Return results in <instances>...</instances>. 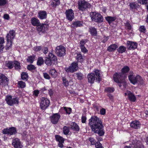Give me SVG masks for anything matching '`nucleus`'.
Listing matches in <instances>:
<instances>
[{"label":"nucleus","mask_w":148,"mask_h":148,"mask_svg":"<svg viewBox=\"0 0 148 148\" xmlns=\"http://www.w3.org/2000/svg\"><path fill=\"white\" fill-rule=\"evenodd\" d=\"M87 42V40H81L80 42L79 43L80 47L84 46V45L86 43V42Z\"/></svg>","instance_id":"nucleus-49"},{"label":"nucleus","mask_w":148,"mask_h":148,"mask_svg":"<svg viewBox=\"0 0 148 148\" xmlns=\"http://www.w3.org/2000/svg\"><path fill=\"white\" fill-rule=\"evenodd\" d=\"M37 31L39 33H44L47 31L48 28V26L47 24H42L39 25L36 27Z\"/></svg>","instance_id":"nucleus-15"},{"label":"nucleus","mask_w":148,"mask_h":148,"mask_svg":"<svg viewBox=\"0 0 148 148\" xmlns=\"http://www.w3.org/2000/svg\"><path fill=\"white\" fill-rule=\"evenodd\" d=\"M89 140L91 144L92 145H95L96 143L95 140L92 138H89Z\"/></svg>","instance_id":"nucleus-56"},{"label":"nucleus","mask_w":148,"mask_h":148,"mask_svg":"<svg viewBox=\"0 0 148 148\" xmlns=\"http://www.w3.org/2000/svg\"><path fill=\"white\" fill-rule=\"evenodd\" d=\"M62 80L64 85L66 86H68L69 85V83L66 79L65 77H63L62 78Z\"/></svg>","instance_id":"nucleus-50"},{"label":"nucleus","mask_w":148,"mask_h":148,"mask_svg":"<svg viewBox=\"0 0 148 148\" xmlns=\"http://www.w3.org/2000/svg\"><path fill=\"white\" fill-rule=\"evenodd\" d=\"M12 145L15 148H22L23 145L20 140L17 138L13 139L12 141Z\"/></svg>","instance_id":"nucleus-16"},{"label":"nucleus","mask_w":148,"mask_h":148,"mask_svg":"<svg viewBox=\"0 0 148 148\" xmlns=\"http://www.w3.org/2000/svg\"><path fill=\"white\" fill-rule=\"evenodd\" d=\"M27 68L29 71H32L36 69V68L32 64L28 65L27 66Z\"/></svg>","instance_id":"nucleus-44"},{"label":"nucleus","mask_w":148,"mask_h":148,"mask_svg":"<svg viewBox=\"0 0 148 148\" xmlns=\"http://www.w3.org/2000/svg\"><path fill=\"white\" fill-rule=\"evenodd\" d=\"M7 0H0V6H3L5 5L7 3Z\"/></svg>","instance_id":"nucleus-57"},{"label":"nucleus","mask_w":148,"mask_h":148,"mask_svg":"<svg viewBox=\"0 0 148 148\" xmlns=\"http://www.w3.org/2000/svg\"><path fill=\"white\" fill-rule=\"evenodd\" d=\"M15 35V32L14 30H10L6 36L7 43L6 49L8 50L12 47V41Z\"/></svg>","instance_id":"nucleus-4"},{"label":"nucleus","mask_w":148,"mask_h":148,"mask_svg":"<svg viewBox=\"0 0 148 148\" xmlns=\"http://www.w3.org/2000/svg\"><path fill=\"white\" fill-rule=\"evenodd\" d=\"M64 143V142H59V143L58 144V147L60 148H62L63 147V143Z\"/></svg>","instance_id":"nucleus-62"},{"label":"nucleus","mask_w":148,"mask_h":148,"mask_svg":"<svg viewBox=\"0 0 148 148\" xmlns=\"http://www.w3.org/2000/svg\"><path fill=\"white\" fill-rule=\"evenodd\" d=\"M125 96H127L129 100L131 102H135L136 100V98L135 95L131 92L129 91H127L125 93Z\"/></svg>","instance_id":"nucleus-20"},{"label":"nucleus","mask_w":148,"mask_h":148,"mask_svg":"<svg viewBox=\"0 0 148 148\" xmlns=\"http://www.w3.org/2000/svg\"><path fill=\"white\" fill-rule=\"evenodd\" d=\"M9 81L8 79L3 74L0 76V84L2 86H5Z\"/></svg>","instance_id":"nucleus-21"},{"label":"nucleus","mask_w":148,"mask_h":148,"mask_svg":"<svg viewBox=\"0 0 148 148\" xmlns=\"http://www.w3.org/2000/svg\"><path fill=\"white\" fill-rule=\"evenodd\" d=\"M63 108L67 114H70L71 112V109L70 108H67L66 107H64Z\"/></svg>","instance_id":"nucleus-46"},{"label":"nucleus","mask_w":148,"mask_h":148,"mask_svg":"<svg viewBox=\"0 0 148 148\" xmlns=\"http://www.w3.org/2000/svg\"><path fill=\"white\" fill-rule=\"evenodd\" d=\"M66 18L70 21H72L74 18V14L73 10L70 9L66 10L65 12Z\"/></svg>","instance_id":"nucleus-18"},{"label":"nucleus","mask_w":148,"mask_h":148,"mask_svg":"<svg viewBox=\"0 0 148 148\" xmlns=\"http://www.w3.org/2000/svg\"><path fill=\"white\" fill-rule=\"evenodd\" d=\"M38 17L40 19H43L47 18V14L46 11H40L38 13Z\"/></svg>","instance_id":"nucleus-24"},{"label":"nucleus","mask_w":148,"mask_h":148,"mask_svg":"<svg viewBox=\"0 0 148 148\" xmlns=\"http://www.w3.org/2000/svg\"><path fill=\"white\" fill-rule=\"evenodd\" d=\"M55 51L58 56H63L65 54V48L62 45L58 46L56 48Z\"/></svg>","instance_id":"nucleus-13"},{"label":"nucleus","mask_w":148,"mask_h":148,"mask_svg":"<svg viewBox=\"0 0 148 148\" xmlns=\"http://www.w3.org/2000/svg\"><path fill=\"white\" fill-rule=\"evenodd\" d=\"M43 76L45 78L47 79H50V77L47 73H43Z\"/></svg>","instance_id":"nucleus-54"},{"label":"nucleus","mask_w":148,"mask_h":148,"mask_svg":"<svg viewBox=\"0 0 148 148\" xmlns=\"http://www.w3.org/2000/svg\"><path fill=\"white\" fill-rule=\"evenodd\" d=\"M100 112L101 115H103L106 113V110L104 108H102L100 110Z\"/></svg>","instance_id":"nucleus-60"},{"label":"nucleus","mask_w":148,"mask_h":148,"mask_svg":"<svg viewBox=\"0 0 148 148\" xmlns=\"http://www.w3.org/2000/svg\"><path fill=\"white\" fill-rule=\"evenodd\" d=\"M105 90L109 92H112L114 91V89L113 88L108 87L106 88Z\"/></svg>","instance_id":"nucleus-52"},{"label":"nucleus","mask_w":148,"mask_h":148,"mask_svg":"<svg viewBox=\"0 0 148 148\" xmlns=\"http://www.w3.org/2000/svg\"><path fill=\"white\" fill-rule=\"evenodd\" d=\"M143 145L142 143L139 140H133L132 144H130L129 146H126L124 148H143Z\"/></svg>","instance_id":"nucleus-11"},{"label":"nucleus","mask_w":148,"mask_h":148,"mask_svg":"<svg viewBox=\"0 0 148 148\" xmlns=\"http://www.w3.org/2000/svg\"><path fill=\"white\" fill-rule=\"evenodd\" d=\"M63 131L64 134L66 135L69 133V128L66 126L63 127Z\"/></svg>","instance_id":"nucleus-43"},{"label":"nucleus","mask_w":148,"mask_h":148,"mask_svg":"<svg viewBox=\"0 0 148 148\" xmlns=\"http://www.w3.org/2000/svg\"><path fill=\"white\" fill-rule=\"evenodd\" d=\"M44 62V60L42 57H40L38 58L37 64L38 66H41Z\"/></svg>","instance_id":"nucleus-41"},{"label":"nucleus","mask_w":148,"mask_h":148,"mask_svg":"<svg viewBox=\"0 0 148 148\" xmlns=\"http://www.w3.org/2000/svg\"><path fill=\"white\" fill-rule=\"evenodd\" d=\"M16 132V128L14 127L5 129L2 130V133L4 134L12 135L15 134Z\"/></svg>","instance_id":"nucleus-14"},{"label":"nucleus","mask_w":148,"mask_h":148,"mask_svg":"<svg viewBox=\"0 0 148 148\" xmlns=\"http://www.w3.org/2000/svg\"><path fill=\"white\" fill-rule=\"evenodd\" d=\"M138 2L142 4H147L148 3V0H138Z\"/></svg>","instance_id":"nucleus-48"},{"label":"nucleus","mask_w":148,"mask_h":148,"mask_svg":"<svg viewBox=\"0 0 148 148\" xmlns=\"http://www.w3.org/2000/svg\"><path fill=\"white\" fill-rule=\"evenodd\" d=\"M18 84L21 88H24L25 86V82L22 81H20L18 82Z\"/></svg>","instance_id":"nucleus-45"},{"label":"nucleus","mask_w":148,"mask_h":148,"mask_svg":"<svg viewBox=\"0 0 148 148\" xmlns=\"http://www.w3.org/2000/svg\"><path fill=\"white\" fill-rule=\"evenodd\" d=\"M57 61L56 57L52 53H49L48 57L46 58L45 63L47 65L51 66V65L54 64Z\"/></svg>","instance_id":"nucleus-7"},{"label":"nucleus","mask_w":148,"mask_h":148,"mask_svg":"<svg viewBox=\"0 0 148 148\" xmlns=\"http://www.w3.org/2000/svg\"><path fill=\"white\" fill-rule=\"evenodd\" d=\"M140 125V122L137 121H133L130 123V126L132 127L135 129L139 128Z\"/></svg>","instance_id":"nucleus-22"},{"label":"nucleus","mask_w":148,"mask_h":148,"mask_svg":"<svg viewBox=\"0 0 148 148\" xmlns=\"http://www.w3.org/2000/svg\"><path fill=\"white\" fill-rule=\"evenodd\" d=\"M31 21L32 25L34 26H36L37 27L40 24V23L39 20L36 18L32 17Z\"/></svg>","instance_id":"nucleus-23"},{"label":"nucleus","mask_w":148,"mask_h":148,"mask_svg":"<svg viewBox=\"0 0 148 148\" xmlns=\"http://www.w3.org/2000/svg\"><path fill=\"white\" fill-rule=\"evenodd\" d=\"M137 45L136 42L128 41L127 42V48L129 50H134L137 48Z\"/></svg>","instance_id":"nucleus-19"},{"label":"nucleus","mask_w":148,"mask_h":148,"mask_svg":"<svg viewBox=\"0 0 148 148\" xmlns=\"http://www.w3.org/2000/svg\"><path fill=\"white\" fill-rule=\"evenodd\" d=\"M106 20L110 24L113 21H114L116 19V16H108L105 17Z\"/></svg>","instance_id":"nucleus-25"},{"label":"nucleus","mask_w":148,"mask_h":148,"mask_svg":"<svg viewBox=\"0 0 148 148\" xmlns=\"http://www.w3.org/2000/svg\"><path fill=\"white\" fill-rule=\"evenodd\" d=\"M128 79L130 82L134 85H144V81L142 77L139 75H129Z\"/></svg>","instance_id":"nucleus-3"},{"label":"nucleus","mask_w":148,"mask_h":148,"mask_svg":"<svg viewBox=\"0 0 148 148\" xmlns=\"http://www.w3.org/2000/svg\"><path fill=\"white\" fill-rule=\"evenodd\" d=\"M42 48L41 46H36L34 48V51H40Z\"/></svg>","instance_id":"nucleus-55"},{"label":"nucleus","mask_w":148,"mask_h":148,"mask_svg":"<svg viewBox=\"0 0 148 148\" xmlns=\"http://www.w3.org/2000/svg\"><path fill=\"white\" fill-rule=\"evenodd\" d=\"M76 74L78 79H83V75L81 73H77Z\"/></svg>","instance_id":"nucleus-51"},{"label":"nucleus","mask_w":148,"mask_h":148,"mask_svg":"<svg viewBox=\"0 0 148 148\" xmlns=\"http://www.w3.org/2000/svg\"><path fill=\"white\" fill-rule=\"evenodd\" d=\"M125 29H127L128 31H129L132 30V26L130 25L129 21H126V22L125 23Z\"/></svg>","instance_id":"nucleus-36"},{"label":"nucleus","mask_w":148,"mask_h":148,"mask_svg":"<svg viewBox=\"0 0 148 148\" xmlns=\"http://www.w3.org/2000/svg\"><path fill=\"white\" fill-rule=\"evenodd\" d=\"M49 73L53 78L56 77L58 75L57 72L55 69H50L49 71Z\"/></svg>","instance_id":"nucleus-30"},{"label":"nucleus","mask_w":148,"mask_h":148,"mask_svg":"<svg viewBox=\"0 0 148 148\" xmlns=\"http://www.w3.org/2000/svg\"><path fill=\"white\" fill-rule=\"evenodd\" d=\"M95 145L96 148H103L101 144L99 142H97Z\"/></svg>","instance_id":"nucleus-53"},{"label":"nucleus","mask_w":148,"mask_h":148,"mask_svg":"<svg viewBox=\"0 0 148 148\" xmlns=\"http://www.w3.org/2000/svg\"><path fill=\"white\" fill-rule=\"evenodd\" d=\"M89 124L92 131L98 134L100 136H102L104 134L103 129V126L101 120L96 116H92L89 119Z\"/></svg>","instance_id":"nucleus-1"},{"label":"nucleus","mask_w":148,"mask_h":148,"mask_svg":"<svg viewBox=\"0 0 148 148\" xmlns=\"http://www.w3.org/2000/svg\"><path fill=\"white\" fill-rule=\"evenodd\" d=\"M129 6L130 9L132 10H135L139 7V5L136 2L131 3L130 4Z\"/></svg>","instance_id":"nucleus-26"},{"label":"nucleus","mask_w":148,"mask_h":148,"mask_svg":"<svg viewBox=\"0 0 148 148\" xmlns=\"http://www.w3.org/2000/svg\"><path fill=\"white\" fill-rule=\"evenodd\" d=\"M77 60L78 62L82 63L84 60L82 55L80 53H77L76 57Z\"/></svg>","instance_id":"nucleus-35"},{"label":"nucleus","mask_w":148,"mask_h":148,"mask_svg":"<svg viewBox=\"0 0 148 148\" xmlns=\"http://www.w3.org/2000/svg\"><path fill=\"white\" fill-rule=\"evenodd\" d=\"M109 38L108 37H105L104 38V39L103 40V42L104 43H105L109 39Z\"/></svg>","instance_id":"nucleus-64"},{"label":"nucleus","mask_w":148,"mask_h":148,"mask_svg":"<svg viewBox=\"0 0 148 148\" xmlns=\"http://www.w3.org/2000/svg\"><path fill=\"white\" fill-rule=\"evenodd\" d=\"M71 128L74 131L76 132L78 131L79 130V128L78 125L74 122H73L72 123Z\"/></svg>","instance_id":"nucleus-27"},{"label":"nucleus","mask_w":148,"mask_h":148,"mask_svg":"<svg viewBox=\"0 0 148 148\" xmlns=\"http://www.w3.org/2000/svg\"><path fill=\"white\" fill-rule=\"evenodd\" d=\"M82 26V23L80 21H76L74 22L72 24L73 27H80Z\"/></svg>","instance_id":"nucleus-33"},{"label":"nucleus","mask_w":148,"mask_h":148,"mask_svg":"<svg viewBox=\"0 0 148 148\" xmlns=\"http://www.w3.org/2000/svg\"><path fill=\"white\" fill-rule=\"evenodd\" d=\"M5 100L7 103L10 106L19 103V99L17 97L12 98V97L10 95L6 97Z\"/></svg>","instance_id":"nucleus-12"},{"label":"nucleus","mask_w":148,"mask_h":148,"mask_svg":"<svg viewBox=\"0 0 148 148\" xmlns=\"http://www.w3.org/2000/svg\"><path fill=\"white\" fill-rule=\"evenodd\" d=\"M27 74L25 72H23L21 74V79L23 80L27 81L28 79Z\"/></svg>","instance_id":"nucleus-40"},{"label":"nucleus","mask_w":148,"mask_h":148,"mask_svg":"<svg viewBox=\"0 0 148 148\" xmlns=\"http://www.w3.org/2000/svg\"><path fill=\"white\" fill-rule=\"evenodd\" d=\"M14 61H6L5 62V66L8 68L11 69L14 67Z\"/></svg>","instance_id":"nucleus-31"},{"label":"nucleus","mask_w":148,"mask_h":148,"mask_svg":"<svg viewBox=\"0 0 148 148\" xmlns=\"http://www.w3.org/2000/svg\"><path fill=\"white\" fill-rule=\"evenodd\" d=\"M118 47L115 44H112L108 48V50L110 52L114 51Z\"/></svg>","instance_id":"nucleus-32"},{"label":"nucleus","mask_w":148,"mask_h":148,"mask_svg":"<svg viewBox=\"0 0 148 148\" xmlns=\"http://www.w3.org/2000/svg\"><path fill=\"white\" fill-rule=\"evenodd\" d=\"M55 138L56 140L59 142H64V140L62 137L58 135H56Z\"/></svg>","instance_id":"nucleus-42"},{"label":"nucleus","mask_w":148,"mask_h":148,"mask_svg":"<svg viewBox=\"0 0 148 148\" xmlns=\"http://www.w3.org/2000/svg\"><path fill=\"white\" fill-rule=\"evenodd\" d=\"M49 94L50 96H52L53 94V91L51 89H50L48 90Z\"/></svg>","instance_id":"nucleus-63"},{"label":"nucleus","mask_w":148,"mask_h":148,"mask_svg":"<svg viewBox=\"0 0 148 148\" xmlns=\"http://www.w3.org/2000/svg\"><path fill=\"white\" fill-rule=\"evenodd\" d=\"M80 48L82 51L84 53H86L88 51L87 50L84 46L80 47Z\"/></svg>","instance_id":"nucleus-58"},{"label":"nucleus","mask_w":148,"mask_h":148,"mask_svg":"<svg viewBox=\"0 0 148 148\" xmlns=\"http://www.w3.org/2000/svg\"><path fill=\"white\" fill-rule=\"evenodd\" d=\"M139 31L142 33H145L146 32V29L144 26H141L139 28Z\"/></svg>","instance_id":"nucleus-47"},{"label":"nucleus","mask_w":148,"mask_h":148,"mask_svg":"<svg viewBox=\"0 0 148 148\" xmlns=\"http://www.w3.org/2000/svg\"><path fill=\"white\" fill-rule=\"evenodd\" d=\"M90 32L92 35L96 36L97 34L96 29L94 27H91L90 28Z\"/></svg>","instance_id":"nucleus-37"},{"label":"nucleus","mask_w":148,"mask_h":148,"mask_svg":"<svg viewBox=\"0 0 148 148\" xmlns=\"http://www.w3.org/2000/svg\"><path fill=\"white\" fill-rule=\"evenodd\" d=\"M78 68L77 62H74L69 67L65 68L64 69L67 73H72L77 70Z\"/></svg>","instance_id":"nucleus-10"},{"label":"nucleus","mask_w":148,"mask_h":148,"mask_svg":"<svg viewBox=\"0 0 148 148\" xmlns=\"http://www.w3.org/2000/svg\"><path fill=\"white\" fill-rule=\"evenodd\" d=\"M43 52L45 54H46L48 52V48L47 47H44L42 49Z\"/></svg>","instance_id":"nucleus-61"},{"label":"nucleus","mask_w":148,"mask_h":148,"mask_svg":"<svg viewBox=\"0 0 148 148\" xmlns=\"http://www.w3.org/2000/svg\"><path fill=\"white\" fill-rule=\"evenodd\" d=\"M126 50V48L124 46H120L117 49V51L121 53H123L125 52Z\"/></svg>","instance_id":"nucleus-39"},{"label":"nucleus","mask_w":148,"mask_h":148,"mask_svg":"<svg viewBox=\"0 0 148 148\" xmlns=\"http://www.w3.org/2000/svg\"><path fill=\"white\" fill-rule=\"evenodd\" d=\"M40 107L42 110L46 109L49 106L50 101L47 98L42 97L40 99Z\"/></svg>","instance_id":"nucleus-9"},{"label":"nucleus","mask_w":148,"mask_h":148,"mask_svg":"<svg viewBox=\"0 0 148 148\" xmlns=\"http://www.w3.org/2000/svg\"><path fill=\"white\" fill-rule=\"evenodd\" d=\"M78 9L81 11H84L86 9L90 8V4L84 0H81L78 1Z\"/></svg>","instance_id":"nucleus-8"},{"label":"nucleus","mask_w":148,"mask_h":148,"mask_svg":"<svg viewBox=\"0 0 148 148\" xmlns=\"http://www.w3.org/2000/svg\"><path fill=\"white\" fill-rule=\"evenodd\" d=\"M114 81L119 84H123L125 85L126 83L125 81V76L123 75V74L119 72L116 73L113 76Z\"/></svg>","instance_id":"nucleus-5"},{"label":"nucleus","mask_w":148,"mask_h":148,"mask_svg":"<svg viewBox=\"0 0 148 148\" xmlns=\"http://www.w3.org/2000/svg\"><path fill=\"white\" fill-rule=\"evenodd\" d=\"M5 42L4 39L3 37H0V52H2L4 48L3 44Z\"/></svg>","instance_id":"nucleus-29"},{"label":"nucleus","mask_w":148,"mask_h":148,"mask_svg":"<svg viewBox=\"0 0 148 148\" xmlns=\"http://www.w3.org/2000/svg\"><path fill=\"white\" fill-rule=\"evenodd\" d=\"M94 72L95 74L91 73L88 74L87 75L88 81L91 84L93 83L95 80L99 82L101 80L99 71L96 69L95 71Z\"/></svg>","instance_id":"nucleus-2"},{"label":"nucleus","mask_w":148,"mask_h":148,"mask_svg":"<svg viewBox=\"0 0 148 148\" xmlns=\"http://www.w3.org/2000/svg\"><path fill=\"white\" fill-rule=\"evenodd\" d=\"M130 69L128 66H124L121 69V73L123 74V75H125L124 74L127 73L130 71Z\"/></svg>","instance_id":"nucleus-34"},{"label":"nucleus","mask_w":148,"mask_h":148,"mask_svg":"<svg viewBox=\"0 0 148 148\" xmlns=\"http://www.w3.org/2000/svg\"><path fill=\"white\" fill-rule=\"evenodd\" d=\"M60 116L58 113L53 114L50 117L51 122L53 124H56L60 118Z\"/></svg>","instance_id":"nucleus-17"},{"label":"nucleus","mask_w":148,"mask_h":148,"mask_svg":"<svg viewBox=\"0 0 148 148\" xmlns=\"http://www.w3.org/2000/svg\"><path fill=\"white\" fill-rule=\"evenodd\" d=\"M35 58V56H29L27 59V61L30 63L32 64L34 61Z\"/></svg>","instance_id":"nucleus-38"},{"label":"nucleus","mask_w":148,"mask_h":148,"mask_svg":"<svg viewBox=\"0 0 148 148\" xmlns=\"http://www.w3.org/2000/svg\"><path fill=\"white\" fill-rule=\"evenodd\" d=\"M90 16L92 21L100 23L102 22L103 18L101 15L99 13L95 12H91L90 13Z\"/></svg>","instance_id":"nucleus-6"},{"label":"nucleus","mask_w":148,"mask_h":148,"mask_svg":"<svg viewBox=\"0 0 148 148\" xmlns=\"http://www.w3.org/2000/svg\"><path fill=\"white\" fill-rule=\"evenodd\" d=\"M39 93V90H35L33 91V95L36 96V97H37Z\"/></svg>","instance_id":"nucleus-59"},{"label":"nucleus","mask_w":148,"mask_h":148,"mask_svg":"<svg viewBox=\"0 0 148 148\" xmlns=\"http://www.w3.org/2000/svg\"><path fill=\"white\" fill-rule=\"evenodd\" d=\"M14 66L15 69L16 70H19L21 68L20 63L17 61H14Z\"/></svg>","instance_id":"nucleus-28"}]
</instances>
